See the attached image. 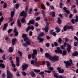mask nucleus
I'll return each mask as SVG.
<instances>
[{"mask_svg":"<svg viewBox=\"0 0 78 78\" xmlns=\"http://www.w3.org/2000/svg\"><path fill=\"white\" fill-rule=\"evenodd\" d=\"M57 22L59 24H61L62 22V21L61 20V18L59 17L58 18V20H57Z\"/></svg>","mask_w":78,"mask_h":78,"instance_id":"nucleus-19","label":"nucleus"},{"mask_svg":"<svg viewBox=\"0 0 78 78\" xmlns=\"http://www.w3.org/2000/svg\"><path fill=\"white\" fill-rule=\"evenodd\" d=\"M66 54H67V51L65 50L62 53L63 55L65 56V55H66Z\"/></svg>","mask_w":78,"mask_h":78,"instance_id":"nucleus-30","label":"nucleus"},{"mask_svg":"<svg viewBox=\"0 0 78 78\" xmlns=\"http://www.w3.org/2000/svg\"><path fill=\"white\" fill-rule=\"evenodd\" d=\"M16 65L17 67H19V66H20L19 62H16Z\"/></svg>","mask_w":78,"mask_h":78,"instance_id":"nucleus-56","label":"nucleus"},{"mask_svg":"<svg viewBox=\"0 0 78 78\" xmlns=\"http://www.w3.org/2000/svg\"><path fill=\"white\" fill-rule=\"evenodd\" d=\"M55 30H56V32L57 33H59L61 31V29L59 28V27H57L55 28Z\"/></svg>","mask_w":78,"mask_h":78,"instance_id":"nucleus-21","label":"nucleus"},{"mask_svg":"<svg viewBox=\"0 0 78 78\" xmlns=\"http://www.w3.org/2000/svg\"><path fill=\"white\" fill-rule=\"evenodd\" d=\"M12 31V29H9L8 30V33H10V32Z\"/></svg>","mask_w":78,"mask_h":78,"instance_id":"nucleus-63","label":"nucleus"},{"mask_svg":"<svg viewBox=\"0 0 78 78\" xmlns=\"http://www.w3.org/2000/svg\"><path fill=\"white\" fill-rule=\"evenodd\" d=\"M20 15L21 16H23V18L21 19V22L22 23H24L25 22V17L27 16V13L25 12L24 11H23L21 12Z\"/></svg>","mask_w":78,"mask_h":78,"instance_id":"nucleus-1","label":"nucleus"},{"mask_svg":"<svg viewBox=\"0 0 78 78\" xmlns=\"http://www.w3.org/2000/svg\"><path fill=\"white\" fill-rule=\"evenodd\" d=\"M32 56V55L31 54H30L28 56V59H30L31 58V57Z\"/></svg>","mask_w":78,"mask_h":78,"instance_id":"nucleus-57","label":"nucleus"},{"mask_svg":"<svg viewBox=\"0 0 78 78\" xmlns=\"http://www.w3.org/2000/svg\"><path fill=\"white\" fill-rule=\"evenodd\" d=\"M74 38L75 40H76V41H78V38L76 36H74Z\"/></svg>","mask_w":78,"mask_h":78,"instance_id":"nucleus-52","label":"nucleus"},{"mask_svg":"<svg viewBox=\"0 0 78 78\" xmlns=\"http://www.w3.org/2000/svg\"><path fill=\"white\" fill-rule=\"evenodd\" d=\"M46 64L47 67H49V66H50V62L48 61H47L46 62Z\"/></svg>","mask_w":78,"mask_h":78,"instance_id":"nucleus-28","label":"nucleus"},{"mask_svg":"<svg viewBox=\"0 0 78 78\" xmlns=\"http://www.w3.org/2000/svg\"><path fill=\"white\" fill-rule=\"evenodd\" d=\"M28 64H25L24 65H23L22 66V70L23 71H24L25 70H26V69H27V68H28Z\"/></svg>","mask_w":78,"mask_h":78,"instance_id":"nucleus-5","label":"nucleus"},{"mask_svg":"<svg viewBox=\"0 0 78 78\" xmlns=\"http://www.w3.org/2000/svg\"><path fill=\"white\" fill-rule=\"evenodd\" d=\"M45 56L47 58H48L50 59V58H51V56L48 53H46L45 54Z\"/></svg>","mask_w":78,"mask_h":78,"instance_id":"nucleus-17","label":"nucleus"},{"mask_svg":"<svg viewBox=\"0 0 78 78\" xmlns=\"http://www.w3.org/2000/svg\"><path fill=\"white\" fill-rule=\"evenodd\" d=\"M54 76L56 77V78H58V75L57 74L55 73L54 74Z\"/></svg>","mask_w":78,"mask_h":78,"instance_id":"nucleus-58","label":"nucleus"},{"mask_svg":"<svg viewBox=\"0 0 78 78\" xmlns=\"http://www.w3.org/2000/svg\"><path fill=\"white\" fill-rule=\"evenodd\" d=\"M58 41L59 43H61V41H62V40L61 39V38H59Z\"/></svg>","mask_w":78,"mask_h":78,"instance_id":"nucleus-54","label":"nucleus"},{"mask_svg":"<svg viewBox=\"0 0 78 78\" xmlns=\"http://www.w3.org/2000/svg\"><path fill=\"white\" fill-rule=\"evenodd\" d=\"M8 27V24L6 23L4 24V27L3 28V31H5L6 29V27Z\"/></svg>","mask_w":78,"mask_h":78,"instance_id":"nucleus-20","label":"nucleus"},{"mask_svg":"<svg viewBox=\"0 0 78 78\" xmlns=\"http://www.w3.org/2000/svg\"><path fill=\"white\" fill-rule=\"evenodd\" d=\"M59 78H65L63 76H61L59 77Z\"/></svg>","mask_w":78,"mask_h":78,"instance_id":"nucleus-64","label":"nucleus"},{"mask_svg":"<svg viewBox=\"0 0 78 78\" xmlns=\"http://www.w3.org/2000/svg\"><path fill=\"white\" fill-rule=\"evenodd\" d=\"M17 41L16 38H14L12 39V45H14L16 44V41Z\"/></svg>","mask_w":78,"mask_h":78,"instance_id":"nucleus-13","label":"nucleus"},{"mask_svg":"<svg viewBox=\"0 0 78 78\" xmlns=\"http://www.w3.org/2000/svg\"><path fill=\"white\" fill-rule=\"evenodd\" d=\"M55 52L57 53H60V54H62V50H61L60 48L59 47H58L57 48V50H55Z\"/></svg>","mask_w":78,"mask_h":78,"instance_id":"nucleus-2","label":"nucleus"},{"mask_svg":"<svg viewBox=\"0 0 78 78\" xmlns=\"http://www.w3.org/2000/svg\"><path fill=\"white\" fill-rule=\"evenodd\" d=\"M28 45V44H27V43H23L22 44V45L24 47H27V45Z\"/></svg>","mask_w":78,"mask_h":78,"instance_id":"nucleus-36","label":"nucleus"},{"mask_svg":"<svg viewBox=\"0 0 78 78\" xmlns=\"http://www.w3.org/2000/svg\"><path fill=\"white\" fill-rule=\"evenodd\" d=\"M64 63H65V64H66V68H68V67H69V66H70L71 65L70 63V62L69 61H65L64 62Z\"/></svg>","mask_w":78,"mask_h":78,"instance_id":"nucleus-4","label":"nucleus"},{"mask_svg":"<svg viewBox=\"0 0 78 78\" xmlns=\"http://www.w3.org/2000/svg\"><path fill=\"white\" fill-rule=\"evenodd\" d=\"M40 19H41L40 17H38L36 19V20L37 21L39 20H40Z\"/></svg>","mask_w":78,"mask_h":78,"instance_id":"nucleus-53","label":"nucleus"},{"mask_svg":"<svg viewBox=\"0 0 78 78\" xmlns=\"http://www.w3.org/2000/svg\"><path fill=\"white\" fill-rule=\"evenodd\" d=\"M78 55V52L77 51H75L73 54L72 56H76Z\"/></svg>","mask_w":78,"mask_h":78,"instance_id":"nucleus-18","label":"nucleus"},{"mask_svg":"<svg viewBox=\"0 0 78 78\" xmlns=\"http://www.w3.org/2000/svg\"><path fill=\"white\" fill-rule=\"evenodd\" d=\"M78 45V41H77V42H75L74 43V46H75V47L77 46Z\"/></svg>","mask_w":78,"mask_h":78,"instance_id":"nucleus-33","label":"nucleus"},{"mask_svg":"<svg viewBox=\"0 0 78 78\" xmlns=\"http://www.w3.org/2000/svg\"><path fill=\"white\" fill-rule=\"evenodd\" d=\"M67 46L68 47V48H67V50L68 52H69L70 51V49H71L72 47H71V46L69 45V44H67Z\"/></svg>","mask_w":78,"mask_h":78,"instance_id":"nucleus-11","label":"nucleus"},{"mask_svg":"<svg viewBox=\"0 0 78 78\" xmlns=\"http://www.w3.org/2000/svg\"><path fill=\"white\" fill-rule=\"evenodd\" d=\"M54 31V30H52L51 31L50 34H52V35H53L54 36H56V33L55 32H53V31Z\"/></svg>","mask_w":78,"mask_h":78,"instance_id":"nucleus-12","label":"nucleus"},{"mask_svg":"<svg viewBox=\"0 0 78 78\" xmlns=\"http://www.w3.org/2000/svg\"><path fill=\"white\" fill-rule=\"evenodd\" d=\"M17 23L18 24V26L19 27H21V23H20V20L18 19L17 21Z\"/></svg>","mask_w":78,"mask_h":78,"instance_id":"nucleus-22","label":"nucleus"},{"mask_svg":"<svg viewBox=\"0 0 78 78\" xmlns=\"http://www.w3.org/2000/svg\"><path fill=\"white\" fill-rule=\"evenodd\" d=\"M16 31H17V28H16V27H15L14 28L13 32L14 33H16Z\"/></svg>","mask_w":78,"mask_h":78,"instance_id":"nucleus-50","label":"nucleus"},{"mask_svg":"<svg viewBox=\"0 0 78 78\" xmlns=\"http://www.w3.org/2000/svg\"><path fill=\"white\" fill-rule=\"evenodd\" d=\"M16 62H19V58L16 57Z\"/></svg>","mask_w":78,"mask_h":78,"instance_id":"nucleus-47","label":"nucleus"},{"mask_svg":"<svg viewBox=\"0 0 78 78\" xmlns=\"http://www.w3.org/2000/svg\"><path fill=\"white\" fill-rule=\"evenodd\" d=\"M11 63L12 67H13V68H15L16 67V66L14 64V62H13V61H11Z\"/></svg>","mask_w":78,"mask_h":78,"instance_id":"nucleus-23","label":"nucleus"},{"mask_svg":"<svg viewBox=\"0 0 78 78\" xmlns=\"http://www.w3.org/2000/svg\"><path fill=\"white\" fill-rule=\"evenodd\" d=\"M41 8L43 9H45V7L44 5L43 4L41 5Z\"/></svg>","mask_w":78,"mask_h":78,"instance_id":"nucleus-37","label":"nucleus"},{"mask_svg":"<svg viewBox=\"0 0 78 78\" xmlns=\"http://www.w3.org/2000/svg\"><path fill=\"white\" fill-rule=\"evenodd\" d=\"M48 70H50L52 71L53 70V68L51 67H48Z\"/></svg>","mask_w":78,"mask_h":78,"instance_id":"nucleus-34","label":"nucleus"},{"mask_svg":"<svg viewBox=\"0 0 78 78\" xmlns=\"http://www.w3.org/2000/svg\"><path fill=\"white\" fill-rule=\"evenodd\" d=\"M31 75L32 76H34V75H35V74H34V72L32 71L31 72Z\"/></svg>","mask_w":78,"mask_h":78,"instance_id":"nucleus-32","label":"nucleus"},{"mask_svg":"<svg viewBox=\"0 0 78 78\" xmlns=\"http://www.w3.org/2000/svg\"><path fill=\"white\" fill-rule=\"evenodd\" d=\"M14 12L12 11L11 12V17H13L14 16Z\"/></svg>","mask_w":78,"mask_h":78,"instance_id":"nucleus-31","label":"nucleus"},{"mask_svg":"<svg viewBox=\"0 0 78 78\" xmlns=\"http://www.w3.org/2000/svg\"><path fill=\"white\" fill-rule=\"evenodd\" d=\"M15 36H18V34H19V32H15Z\"/></svg>","mask_w":78,"mask_h":78,"instance_id":"nucleus-51","label":"nucleus"},{"mask_svg":"<svg viewBox=\"0 0 78 78\" xmlns=\"http://www.w3.org/2000/svg\"><path fill=\"white\" fill-rule=\"evenodd\" d=\"M57 70H58L59 73H64V69H62L61 67L58 68Z\"/></svg>","mask_w":78,"mask_h":78,"instance_id":"nucleus-8","label":"nucleus"},{"mask_svg":"<svg viewBox=\"0 0 78 78\" xmlns=\"http://www.w3.org/2000/svg\"><path fill=\"white\" fill-rule=\"evenodd\" d=\"M44 33H42L39 34V36L42 37V36H44Z\"/></svg>","mask_w":78,"mask_h":78,"instance_id":"nucleus-35","label":"nucleus"},{"mask_svg":"<svg viewBox=\"0 0 78 78\" xmlns=\"http://www.w3.org/2000/svg\"><path fill=\"white\" fill-rule=\"evenodd\" d=\"M33 51V53L34 55H36V54L37 53V50H36V49H34Z\"/></svg>","mask_w":78,"mask_h":78,"instance_id":"nucleus-26","label":"nucleus"},{"mask_svg":"<svg viewBox=\"0 0 78 78\" xmlns=\"http://www.w3.org/2000/svg\"><path fill=\"white\" fill-rule=\"evenodd\" d=\"M2 58L3 59V60H4V61H5L6 60V58H5V55H3L2 57Z\"/></svg>","mask_w":78,"mask_h":78,"instance_id":"nucleus-45","label":"nucleus"},{"mask_svg":"<svg viewBox=\"0 0 78 78\" xmlns=\"http://www.w3.org/2000/svg\"><path fill=\"white\" fill-rule=\"evenodd\" d=\"M37 40L39 41V42H43V41L44 40V39L41 38L39 37H38L37 38Z\"/></svg>","mask_w":78,"mask_h":78,"instance_id":"nucleus-16","label":"nucleus"},{"mask_svg":"<svg viewBox=\"0 0 78 78\" xmlns=\"http://www.w3.org/2000/svg\"><path fill=\"white\" fill-rule=\"evenodd\" d=\"M39 75H43V74H44V72H40L39 73Z\"/></svg>","mask_w":78,"mask_h":78,"instance_id":"nucleus-60","label":"nucleus"},{"mask_svg":"<svg viewBox=\"0 0 78 78\" xmlns=\"http://www.w3.org/2000/svg\"><path fill=\"white\" fill-rule=\"evenodd\" d=\"M4 19L3 16H2L1 18L0 19V25H1V22H3V20H4Z\"/></svg>","mask_w":78,"mask_h":78,"instance_id":"nucleus-25","label":"nucleus"},{"mask_svg":"<svg viewBox=\"0 0 78 78\" xmlns=\"http://www.w3.org/2000/svg\"><path fill=\"white\" fill-rule=\"evenodd\" d=\"M28 6H26V7L25 11L26 12L28 11Z\"/></svg>","mask_w":78,"mask_h":78,"instance_id":"nucleus-55","label":"nucleus"},{"mask_svg":"<svg viewBox=\"0 0 78 78\" xmlns=\"http://www.w3.org/2000/svg\"><path fill=\"white\" fill-rule=\"evenodd\" d=\"M22 73L24 76H26L27 75V74L24 71L22 72Z\"/></svg>","mask_w":78,"mask_h":78,"instance_id":"nucleus-40","label":"nucleus"},{"mask_svg":"<svg viewBox=\"0 0 78 78\" xmlns=\"http://www.w3.org/2000/svg\"><path fill=\"white\" fill-rule=\"evenodd\" d=\"M19 4H16V9H17L19 8Z\"/></svg>","mask_w":78,"mask_h":78,"instance_id":"nucleus-46","label":"nucleus"},{"mask_svg":"<svg viewBox=\"0 0 78 78\" xmlns=\"http://www.w3.org/2000/svg\"><path fill=\"white\" fill-rule=\"evenodd\" d=\"M51 15L52 17H55V12H52L51 13Z\"/></svg>","mask_w":78,"mask_h":78,"instance_id":"nucleus-43","label":"nucleus"},{"mask_svg":"<svg viewBox=\"0 0 78 78\" xmlns=\"http://www.w3.org/2000/svg\"><path fill=\"white\" fill-rule=\"evenodd\" d=\"M0 67L2 68H3V69H4L5 67V66L4 64L2 63H1L0 64Z\"/></svg>","mask_w":78,"mask_h":78,"instance_id":"nucleus-24","label":"nucleus"},{"mask_svg":"<svg viewBox=\"0 0 78 78\" xmlns=\"http://www.w3.org/2000/svg\"><path fill=\"white\" fill-rule=\"evenodd\" d=\"M71 22L73 24L75 23V22H76L75 20L74 19H72L71 20Z\"/></svg>","mask_w":78,"mask_h":78,"instance_id":"nucleus-39","label":"nucleus"},{"mask_svg":"<svg viewBox=\"0 0 78 78\" xmlns=\"http://www.w3.org/2000/svg\"><path fill=\"white\" fill-rule=\"evenodd\" d=\"M27 35L25 34H23L22 35L23 38H24V40L25 41L27 39H28V38L27 37Z\"/></svg>","mask_w":78,"mask_h":78,"instance_id":"nucleus-10","label":"nucleus"},{"mask_svg":"<svg viewBox=\"0 0 78 78\" xmlns=\"http://www.w3.org/2000/svg\"><path fill=\"white\" fill-rule=\"evenodd\" d=\"M7 7V5H6V3H4L3 5L4 8H6Z\"/></svg>","mask_w":78,"mask_h":78,"instance_id":"nucleus-42","label":"nucleus"},{"mask_svg":"<svg viewBox=\"0 0 78 78\" xmlns=\"http://www.w3.org/2000/svg\"><path fill=\"white\" fill-rule=\"evenodd\" d=\"M58 59V57L56 56H54L53 57L51 56V58H50V60L54 62L57 61Z\"/></svg>","mask_w":78,"mask_h":78,"instance_id":"nucleus-3","label":"nucleus"},{"mask_svg":"<svg viewBox=\"0 0 78 78\" xmlns=\"http://www.w3.org/2000/svg\"><path fill=\"white\" fill-rule=\"evenodd\" d=\"M66 12L67 13V14H70V12L68 10H66Z\"/></svg>","mask_w":78,"mask_h":78,"instance_id":"nucleus-61","label":"nucleus"},{"mask_svg":"<svg viewBox=\"0 0 78 78\" xmlns=\"http://www.w3.org/2000/svg\"><path fill=\"white\" fill-rule=\"evenodd\" d=\"M24 41H26V44H27V45H30L31 44V41L28 38L24 40Z\"/></svg>","mask_w":78,"mask_h":78,"instance_id":"nucleus-6","label":"nucleus"},{"mask_svg":"<svg viewBox=\"0 0 78 78\" xmlns=\"http://www.w3.org/2000/svg\"><path fill=\"white\" fill-rule=\"evenodd\" d=\"M54 45L55 47H58V45H59V44H58V43L56 42H55L54 43Z\"/></svg>","mask_w":78,"mask_h":78,"instance_id":"nucleus-38","label":"nucleus"},{"mask_svg":"<svg viewBox=\"0 0 78 78\" xmlns=\"http://www.w3.org/2000/svg\"><path fill=\"white\" fill-rule=\"evenodd\" d=\"M34 20H32L29 21V23H27V25L28 26L30 25V23L31 24H34Z\"/></svg>","mask_w":78,"mask_h":78,"instance_id":"nucleus-9","label":"nucleus"},{"mask_svg":"<svg viewBox=\"0 0 78 78\" xmlns=\"http://www.w3.org/2000/svg\"><path fill=\"white\" fill-rule=\"evenodd\" d=\"M34 71L35 72H36V73H38L39 72H41V70H37V69H34Z\"/></svg>","mask_w":78,"mask_h":78,"instance_id":"nucleus-27","label":"nucleus"},{"mask_svg":"<svg viewBox=\"0 0 78 78\" xmlns=\"http://www.w3.org/2000/svg\"><path fill=\"white\" fill-rule=\"evenodd\" d=\"M67 25L65 26V27H64L63 28L64 30V31H66L67 30Z\"/></svg>","mask_w":78,"mask_h":78,"instance_id":"nucleus-44","label":"nucleus"},{"mask_svg":"<svg viewBox=\"0 0 78 78\" xmlns=\"http://www.w3.org/2000/svg\"><path fill=\"white\" fill-rule=\"evenodd\" d=\"M30 29H31L32 30H34V27L33 26L31 27L30 26H28L27 27L26 30L27 33H28L29 30H30Z\"/></svg>","mask_w":78,"mask_h":78,"instance_id":"nucleus-7","label":"nucleus"},{"mask_svg":"<svg viewBox=\"0 0 78 78\" xmlns=\"http://www.w3.org/2000/svg\"><path fill=\"white\" fill-rule=\"evenodd\" d=\"M60 8H62V5H63V4L61 2H60Z\"/></svg>","mask_w":78,"mask_h":78,"instance_id":"nucleus-49","label":"nucleus"},{"mask_svg":"<svg viewBox=\"0 0 78 78\" xmlns=\"http://www.w3.org/2000/svg\"><path fill=\"white\" fill-rule=\"evenodd\" d=\"M18 53L20 56H22V52L21 51H18Z\"/></svg>","mask_w":78,"mask_h":78,"instance_id":"nucleus-29","label":"nucleus"},{"mask_svg":"<svg viewBox=\"0 0 78 78\" xmlns=\"http://www.w3.org/2000/svg\"><path fill=\"white\" fill-rule=\"evenodd\" d=\"M78 21V16H76V19L75 20V22H77Z\"/></svg>","mask_w":78,"mask_h":78,"instance_id":"nucleus-48","label":"nucleus"},{"mask_svg":"<svg viewBox=\"0 0 78 78\" xmlns=\"http://www.w3.org/2000/svg\"><path fill=\"white\" fill-rule=\"evenodd\" d=\"M46 46L47 47H50V44L48 43H47L46 44Z\"/></svg>","mask_w":78,"mask_h":78,"instance_id":"nucleus-62","label":"nucleus"},{"mask_svg":"<svg viewBox=\"0 0 78 78\" xmlns=\"http://www.w3.org/2000/svg\"><path fill=\"white\" fill-rule=\"evenodd\" d=\"M13 50L14 49L11 47H10L9 49V51L10 53H12V52H13Z\"/></svg>","mask_w":78,"mask_h":78,"instance_id":"nucleus-15","label":"nucleus"},{"mask_svg":"<svg viewBox=\"0 0 78 78\" xmlns=\"http://www.w3.org/2000/svg\"><path fill=\"white\" fill-rule=\"evenodd\" d=\"M42 30H44L45 32H48V26H46L45 28H43Z\"/></svg>","mask_w":78,"mask_h":78,"instance_id":"nucleus-14","label":"nucleus"},{"mask_svg":"<svg viewBox=\"0 0 78 78\" xmlns=\"http://www.w3.org/2000/svg\"><path fill=\"white\" fill-rule=\"evenodd\" d=\"M31 64H34V61L33 60H32L31 61Z\"/></svg>","mask_w":78,"mask_h":78,"instance_id":"nucleus-59","label":"nucleus"},{"mask_svg":"<svg viewBox=\"0 0 78 78\" xmlns=\"http://www.w3.org/2000/svg\"><path fill=\"white\" fill-rule=\"evenodd\" d=\"M41 12L44 17H45V12H44V11H43L42 10H41Z\"/></svg>","mask_w":78,"mask_h":78,"instance_id":"nucleus-41","label":"nucleus"}]
</instances>
